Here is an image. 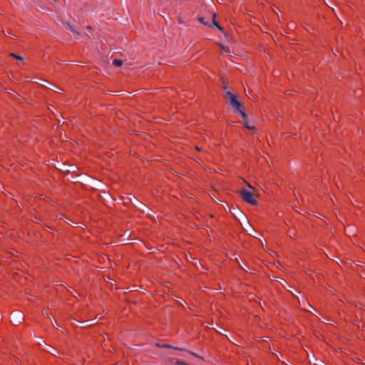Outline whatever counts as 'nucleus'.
<instances>
[{
  "label": "nucleus",
  "mask_w": 365,
  "mask_h": 365,
  "mask_svg": "<svg viewBox=\"0 0 365 365\" xmlns=\"http://www.w3.org/2000/svg\"><path fill=\"white\" fill-rule=\"evenodd\" d=\"M240 195L241 198L246 202H247L252 205H257V201H256V200L254 199L253 194L251 192H250L245 189H243L240 191Z\"/></svg>",
  "instance_id": "f03ea898"
},
{
  "label": "nucleus",
  "mask_w": 365,
  "mask_h": 365,
  "mask_svg": "<svg viewBox=\"0 0 365 365\" xmlns=\"http://www.w3.org/2000/svg\"><path fill=\"white\" fill-rule=\"evenodd\" d=\"M175 364H177V365H187L186 363L179 361V360L175 361Z\"/></svg>",
  "instance_id": "f8f14e48"
},
{
  "label": "nucleus",
  "mask_w": 365,
  "mask_h": 365,
  "mask_svg": "<svg viewBox=\"0 0 365 365\" xmlns=\"http://www.w3.org/2000/svg\"><path fill=\"white\" fill-rule=\"evenodd\" d=\"M239 212L242 215V217L245 218V216L244 215V214L241 211H240Z\"/></svg>",
  "instance_id": "ddd939ff"
},
{
  "label": "nucleus",
  "mask_w": 365,
  "mask_h": 365,
  "mask_svg": "<svg viewBox=\"0 0 365 365\" xmlns=\"http://www.w3.org/2000/svg\"><path fill=\"white\" fill-rule=\"evenodd\" d=\"M248 187L251 189H254V187L252 186H251L250 184H248Z\"/></svg>",
  "instance_id": "4468645a"
},
{
  "label": "nucleus",
  "mask_w": 365,
  "mask_h": 365,
  "mask_svg": "<svg viewBox=\"0 0 365 365\" xmlns=\"http://www.w3.org/2000/svg\"><path fill=\"white\" fill-rule=\"evenodd\" d=\"M55 92H58L57 90H56V88H54V89H53Z\"/></svg>",
  "instance_id": "f3484780"
},
{
  "label": "nucleus",
  "mask_w": 365,
  "mask_h": 365,
  "mask_svg": "<svg viewBox=\"0 0 365 365\" xmlns=\"http://www.w3.org/2000/svg\"><path fill=\"white\" fill-rule=\"evenodd\" d=\"M243 123H244L245 126L247 128H248V129H250V130H251V129H253V128H254V126L250 125L249 124V123H248L247 120H244V122H243Z\"/></svg>",
  "instance_id": "9d476101"
},
{
  "label": "nucleus",
  "mask_w": 365,
  "mask_h": 365,
  "mask_svg": "<svg viewBox=\"0 0 365 365\" xmlns=\"http://www.w3.org/2000/svg\"><path fill=\"white\" fill-rule=\"evenodd\" d=\"M10 56H12L13 58H14L16 60H19V61L23 60V58L21 56H18V55H16V54H15L14 53H10Z\"/></svg>",
  "instance_id": "1a4fd4ad"
},
{
  "label": "nucleus",
  "mask_w": 365,
  "mask_h": 365,
  "mask_svg": "<svg viewBox=\"0 0 365 365\" xmlns=\"http://www.w3.org/2000/svg\"><path fill=\"white\" fill-rule=\"evenodd\" d=\"M53 1H55L56 0H53Z\"/></svg>",
  "instance_id": "6ab92c4d"
},
{
  "label": "nucleus",
  "mask_w": 365,
  "mask_h": 365,
  "mask_svg": "<svg viewBox=\"0 0 365 365\" xmlns=\"http://www.w3.org/2000/svg\"><path fill=\"white\" fill-rule=\"evenodd\" d=\"M215 16H216V14H212V24L213 26L217 28L219 31L223 32L224 35L225 36H227V33L225 32L223 29V28L215 21Z\"/></svg>",
  "instance_id": "39448f33"
},
{
  "label": "nucleus",
  "mask_w": 365,
  "mask_h": 365,
  "mask_svg": "<svg viewBox=\"0 0 365 365\" xmlns=\"http://www.w3.org/2000/svg\"><path fill=\"white\" fill-rule=\"evenodd\" d=\"M199 21L202 23L204 25H207L211 26V25L208 24V22L204 21V18H200Z\"/></svg>",
  "instance_id": "9b49d317"
},
{
  "label": "nucleus",
  "mask_w": 365,
  "mask_h": 365,
  "mask_svg": "<svg viewBox=\"0 0 365 365\" xmlns=\"http://www.w3.org/2000/svg\"><path fill=\"white\" fill-rule=\"evenodd\" d=\"M190 354H191L192 355H193V356H197V355H196L195 353L190 352Z\"/></svg>",
  "instance_id": "2eb2a0df"
},
{
  "label": "nucleus",
  "mask_w": 365,
  "mask_h": 365,
  "mask_svg": "<svg viewBox=\"0 0 365 365\" xmlns=\"http://www.w3.org/2000/svg\"><path fill=\"white\" fill-rule=\"evenodd\" d=\"M236 112H239L241 115V116L242 117V118L244 119V120H247V114L241 109V108H240V110H235Z\"/></svg>",
  "instance_id": "6e6552de"
},
{
  "label": "nucleus",
  "mask_w": 365,
  "mask_h": 365,
  "mask_svg": "<svg viewBox=\"0 0 365 365\" xmlns=\"http://www.w3.org/2000/svg\"><path fill=\"white\" fill-rule=\"evenodd\" d=\"M24 320V314L19 310H15L11 314V322L16 326Z\"/></svg>",
  "instance_id": "7ed1b4c3"
},
{
  "label": "nucleus",
  "mask_w": 365,
  "mask_h": 365,
  "mask_svg": "<svg viewBox=\"0 0 365 365\" xmlns=\"http://www.w3.org/2000/svg\"><path fill=\"white\" fill-rule=\"evenodd\" d=\"M156 346L158 347H162V348H168V349H173L179 350V351H185L184 349L173 346L167 344H157Z\"/></svg>",
  "instance_id": "423d86ee"
},
{
  "label": "nucleus",
  "mask_w": 365,
  "mask_h": 365,
  "mask_svg": "<svg viewBox=\"0 0 365 365\" xmlns=\"http://www.w3.org/2000/svg\"><path fill=\"white\" fill-rule=\"evenodd\" d=\"M44 316L48 317V314L46 313H43Z\"/></svg>",
  "instance_id": "a211bd4d"
},
{
  "label": "nucleus",
  "mask_w": 365,
  "mask_h": 365,
  "mask_svg": "<svg viewBox=\"0 0 365 365\" xmlns=\"http://www.w3.org/2000/svg\"><path fill=\"white\" fill-rule=\"evenodd\" d=\"M63 24L64 25L65 28L66 29H68L73 34V36H75V38H77L78 36H80V33L79 31H76L72 25H71L68 22H64L63 23Z\"/></svg>",
  "instance_id": "20e7f679"
},
{
  "label": "nucleus",
  "mask_w": 365,
  "mask_h": 365,
  "mask_svg": "<svg viewBox=\"0 0 365 365\" xmlns=\"http://www.w3.org/2000/svg\"><path fill=\"white\" fill-rule=\"evenodd\" d=\"M225 97L229 99V104L230 106L233 108L235 110H240V108H241V103L237 100L236 96L231 93L230 91L225 92Z\"/></svg>",
  "instance_id": "f257e3e1"
},
{
  "label": "nucleus",
  "mask_w": 365,
  "mask_h": 365,
  "mask_svg": "<svg viewBox=\"0 0 365 365\" xmlns=\"http://www.w3.org/2000/svg\"><path fill=\"white\" fill-rule=\"evenodd\" d=\"M113 65L116 67H120L123 65V61L119 59H114L112 62Z\"/></svg>",
  "instance_id": "0eeeda50"
},
{
  "label": "nucleus",
  "mask_w": 365,
  "mask_h": 365,
  "mask_svg": "<svg viewBox=\"0 0 365 365\" xmlns=\"http://www.w3.org/2000/svg\"><path fill=\"white\" fill-rule=\"evenodd\" d=\"M55 92H58L57 90H56V88H54V89H53Z\"/></svg>",
  "instance_id": "dca6fc26"
}]
</instances>
